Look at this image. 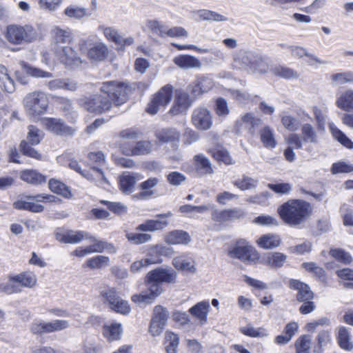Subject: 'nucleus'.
<instances>
[{
	"instance_id": "48",
	"label": "nucleus",
	"mask_w": 353,
	"mask_h": 353,
	"mask_svg": "<svg viewBox=\"0 0 353 353\" xmlns=\"http://www.w3.org/2000/svg\"><path fill=\"white\" fill-rule=\"evenodd\" d=\"M15 280L19 284V287L31 288L37 283V277L30 272H25L15 276Z\"/></svg>"
},
{
	"instance_id": "62",
	"label": "nucleus",
	"mask_w": 353,
	"mask_h": 353,
	"mask_svg": "<svg viewBox=\"0 0 353 353\" xmlns=\"http://www.w3.org/2000/svg\"><path fill=\"white\" fill-rule=\"evenodd\" d=\"M161 263V260L158 256L152 258H145L140 261H134L130 267L132 272H136L141 269V268L148 266L152 264Z\"/></svg>"
},
{
	"instance_id": "33",
	"label": "nucleus",
	"mask_w": 353,
	"mask_h": 353,
	"mask_svg": "<svg viewBox=\"0 0 353 353\" xmlns=\"http://www.w3.org/2000/svg\"><path fill=\"white\" fill-rule=\"evenodd\" d=\"M256 243L261 248L271 250L279 247L281 243V240L279 235L267 234L259 237Z\"/></svg>"
},
{
	"instance_id": "20",
	"label": "nucleus",
	"mask_w": 353,
	"mask_h": 353,
	"mask_svg": "<svg viewBox=\"0 0 353 353\" xmlns=\"http://www.w3.org/2000/svg\"><path fill=\"white\" fill-rule=\"evenodd\" d=\"M191 101L188 93L182 90L176 92V97L173 105L170 110L172 115H178L185 112L190 106Z\"/></svg>"
},
{
	"instance_id": "19",
	"label": "nucleus",
	"mask_w": 353,
	"mask_h": 353,
	"mask_svg": "<svg viewBox=\"0 0 353 353\" xmlns=\"http://www.w3.org/2000/svg\"><path fill=\"white\" fill-rule=\"evenodd\" d=\"M256 52L241 49L233 54L234 62L236 65L243 69H251Z\"/></svg>"
},
{
	"instance_id": "43",
	"label": "nucleus",
	"mask_w": 353,
	"mask_h": 353,
	"mask_svg": "<svg viewBox=\"0 0 353 353\" xmlns=\"http://www.w3.org/2000/svg\"><path fill=\"white\" fill-rule=\"evenodd\" d=\"M196 14L198 17V19L200 21H227V17L225 16L210 10H199L196 12Z\"/></svg>"
},
{
	"instance_id": "23",
	"label": "nucleus",
	"mask_w": 353,
	"mask_h": 353,
	"mask_svg": "<svg viewBox=\"0 0 353 353\" xmlns=\"http://www.w3.org/2000/svg\"><path fill=\"white\" fill-rule=\"evenodd\" d=\"M289 286L291 289L298 291L296 299L299 301L312 300L314 294L310 288L305 283L296 279L290 281Z\"/></svg>"
},
{
	"instance_id": "35",
	"label": "nucleus",
	"mask_w": 353,
	"mask_h": 353,
	"mask_svg": "<svg viewBox=\"0 0 353 353\" xmlns=\"http://www.w3.org/2000/svg\"><path fill=\"white\" fill-rule=\"evenodd\" d=\"M261 119L253 115L252 113H246L243 115L236 123V125L239 128H245L248 130H252L261 125Z\"/></svg>"
},
{
	"instance_id": "39",
	"label": "nucleus",
	"mask_w": 353,
	"mask_h": 353,
	"mask_svg": "<svg viewBox=\"0 0 353 353\" xmlns=\"http://www.w3.org/2000/svg\"><path fill=\"white\" fill-rule=\"evenodd\" d=\"M97 30L101 32L106 40L110 42H112L116 44V43H119L120 41L119 38L121 34L119 30L113 26L99 24L97 26Z\"/></svg>"
},
{
	"instance_id": "60",
	"label": "nucleus",
	"mask_w": 353,
	"mask_h": 353,
	"mask_svg": "<svg viewBox=\"0 0 353 353\" xmlns=\"http://www.w3.org/2000/svg\"><path fill=\"white\" fill-rule=\"evenodd\" d=\"M281 123L283 127L290 132H296L300 128L299 121L291 115L285 114L282 116Z\"/></svg>"
},
{
	"instance_id": "17",
	"label": "nucleus",
	"mask_w": 353,
	"mask_h": 353,
	"mask_svg": "<svg viewBox=\"0 0 353 353\" xmlns=\"http://www.w3.org/2000/svg\"><path fill=\"white\" fill-rule=\"evenodd\" d=\"M43 125L46 129L58 135H70L74 130L65 125L61 119L54 118H44L42 120Z\"/></svg>"
},
{
	"instance_id": "18",
	"label": "nucleus",
	"mask_w": 353,
	"mask_h": 353,
	"mask_svg": "<svg viewBox=\"0 0 353 353\" xmlns=\"http://www.w3.org/2000/svg\"><path fill=\"white\" fill-rule=\"evenodd\" d=\"M109 49L103 41H97L90 46L87 52L88 58L92 61H103L108 57Z\"/></svg>"
},
{
	"instance_id": "57",
	"label": "nucleus",
	"mask_w": 353,
	"mask_h": 353,
	"mask_svg": "<svg viewBox=\"0 0 353 353\" xmlns=\"http://www.w3.org/2000/svg\"><path fill=\"white\" fill-rule=\"evenodd\" d=\"M21 152L28 157L41 160L42 155L34 148H33L27 141H22L19 145Z\"/></svg>"
},
{
	"instance_id": "53",
	"label": "nucleus",
	"mask_w": 353,
	"mask_h": 353,
	"mask_svg": "<svg viewBox=\"0 0 353 353\" xmlns=\"http://www.w3.org/2000/svg\"><path fill=\"white\" fill-rule=\"evenodd\" d=\"M196 167L203 174H211L212 168L210 161L202 155L195 157Z\"/></svg>"
},
{
	"instance_id": "50",
	"label": "nucleus",
	"mask_w": 353,
	"mask_h": 353,
	"mask_svg": "<svg viewBox=\"0 0 353 353\" xmlns=\"http://www.w3.org/2000/svg\"><path fill=\"white\" fill-rule=\"evenodd\" d=\"M110 259L108 256L98 255L88 259L86 265L90 269H101L109 265Z\"/></svg>"
},
{
	"instance_id": "58",
	"label": "nucleus",
	"mask_w": 353,
	"mask_h": 353,
	"mask_svg": "<svg viewBox=\"0 0 353 353\" xmlns=\"http://www.w3.org/2000/svg\"><path fill=\"white\" fill-rule=\"evenodd\" d=\"M317 347L319 350H314V353H321V348L328 345L332 341L331 333L328 330H321L316 336Z\"/></svg>"
},
{
	"instance_id": "31",
	"label": "nucleus",
	"mask_w": 353,
	"mask_h": 353,
	"mask_svg": "<svg viewBox=\"0 0 353 353\" xmlns=\"http://www.w3.org/2000/svg\"><path fill=\"white\" fill-rule=\"evenodd\" d=\"M63 14L71 19L81 20L85 17H90L92 13L85 7L77 5H70L63 11Z\"/></svg>"
},
{
	"instance_id": "47",
	"label": "nucleus",
	"mask_w": 353,
	"mask_h": 353,
	"mask_svg": "<svg viewBox=\"0 0 353 353\" xmlns=\"http://www.w3.org/2000/svg\"><path fill=\"white\" fill-rule=\"evenodd\" d=\"M146 28L152 33L159 35L161 37H165L166 26L161 21L157 19H149L145 23Z\"/></svg>"
},
{
	"instance_id": "63",
	"label": "nucleus",
	"mask_w": 353,
	"mask_h": 353,
	"mask_svg": "<svg viewBox=\"0 0 353 353\" xmlns=\"http://www.w3.org/2000/svg\"><path fill=\"white\" fill-rule=\"evenodd\" d=\"M127 239L135 245L142 244L151 240L152 235L145 233H127Z\"/></svg>"
},
{
	"instance_id": "25",
	"label": "nucleus",
	"mask_w": 353,
	"mask_h": 353,
	"mask_svg": "<svg viewBox=\"0 0 353 353\" xmlns=\"http://www.w3.org/2000/svg\"><path fill=\"white\" fill-rule=\"evenodd\" d=\"M173 62L182 69L199 68L201 66V63L197 58L189 54H181L175 57L173 59Z\"/></svg>"
},
{
	"instance_id": "37",
	"label": "nucleus",
	"mask_w": 353,
	"mask_h": 353,
	"mask_svg": "<svg viewBox=\"0 0 353 353\" xmlns=\"http://www.w3.org/2000/svg\"><path fill=\"white\" fill-rule=\"evenodd\" d=\"M214 86L213 80L207 77L199 76L196 80V85L192 90L194 95L196 96L201 93L207 92Z\"/></svg>"
},
{
	"instance_id": "36",
	"label": "nucleus",
	"mask_w": 353,
	"mask_h": 353,
	"mask_svg": "<svg viewBox=\"0 0 353 353\" xmlns=\"http://www.w3.org/2000/svg\"><path fill=\"white\" fill-rule=\"evenodd\" d=\"M20 178L25 182L33 185L41 184L46 181L45 176L35 170H24L20 172Z\"/></svg>"
},
{
	"instance_id": "24",
	"label": "nucleus",
	"mask_w": 353,
	"mask_h": 353,
	"mask_svg": "<svg viewBox=\"0 0 353 353\" xmlns=\"http://www.w3.org/2000/svg\"><path fill=\"white\" fill-rule=\"evenodd\" d=\"M335 104L343 111H353V89L348 88L339 94Z\"/></svg>"
},
{
	"instance_id": "26",
	"label": "nucleus",
	"mask_w": 353,
	"mask_h": 353,
	"mask_svg": "<svg viewBox=\"0 0 353 353\" xmlns=\"http://www.w3.org/2000/svg\"><path fill=\"white\" fill-rule=\"evenodd\" d=\"M165 241L171 245H187L190 242L191 236L187 232L174 230L165 235Z\"/></svg>"
},
{
	"instance_id": "55",
	"label": "nucleus",
	"mask_w": 353,
	"mask_h": 353,
	"mask_svg": "<svg viewBox=\"0 0 353 353\" xmlns=\"http://www.w3.org/2000/svg\"><path fill=\"white\" fill-rule=\"evenodd\" d=\"M233 184L241 190H247L254 188L257 184V181L243 175L242 178L233 181Z\"/></svg>"
},
{
	"instance_id": "34",
	"label": "nucleus",
	"mask_w": 353,
	"mask_h": 353,
	"mask_svg": "<svg viewBox=\"0 0 353 353\" xmlns=\"http://www.w3.org/2000/svg\"><path fill=\"white\" fill-rule=\"evenodd\" d=\"M260 139L263 145L266 148L273 149L277 145L275 132L274 130L269 126H265L261 130Z\"/></svg>"
},
{
	"instance_id": "2",
	"label": "nucleus",
	"mask_w": 353,
	"mask_h": 353,
	"mask_svg": "<svg viewBox=\"0 0 353 353\" xmlns=\"http://www.w3.org/2000/svg\"><path fill=\"white\" fill-rule=\"evenodd\" d=\"M5 37L6 40L14 45L30 43L39 37L38 30L30 24H12L6 28Z\"/></svg>"
},
{
	"instance_id": "40",
	"label": "nucleus",
	"mask_w": 353,
	"mask_h": 353,
	"mask_svg": "<svg viewBox=\"0 0 353 353\" xmlns=\"http://www.w3.org/2000/svg\"><path fill=\"white\" fill-rule=\"evenodd\" d=\"M179 343V336L177 334L167 330L165 332V349L167 353H176Z\"/></svg>"
},
{
	"instance_id": "6",
	"label": "nucleus",
	"mask_w": 353,
	"mask_h": 353,
	"mask_svg": "<svg viewBox=\"0 0 353 353\" xmlns=\"http://www.w3.org/2000/svg\"><path fill=\"white\" fill-rule=\"evenodd\" d=\"M230 258L237 259L246 263H251L259 259V253L243 239L237 241L228 252Z\"/></svg>"
},
{
	"instance_id": "51",
	"label": "nucleus",
	"mask_w": 353,
	"mask_h": 353,
	"mask_svg": "<svg viewBox=\"0 0 353 353\" xmlns=\"http://www.w3.org/2000/svg\"><path fill=\"white\" fill-rule=\"evenodd\" d=\"M21 291L19 284L15 280V276H10L6 283H0V292L8 294L18 293Z\"/></svg>"
},
{
	"instance_id": "11",
	"label": "nucleus",
	"mask_w": 353,
	"mask_h": 353,
	"mask_svg": "<svg viewBox=\"0 0 353 353\" xmlns=\"http://www.w3.org/2000/svg\"><path fill=\"white\" fill-rule=\"evenodd\" d=\"M50 34L52 36V51L73 43V34L68 28H61L59 26H55L51 30Z\"/></svg>"
},
{
	"instance_id": "16",
	"label": "nucleus",
	"mask_w": 353,
	"mask_h": 353,
	"mask_svg": "<svg viewBox=\"0 0 353 353\" xmlns=\"http://www.w3.org/2000/svg\"><path fill=\"white\" fill-rule=\"evenodd\" d=\"M92 235L83 230H68L63 234H57V239L63 243L77 244L84 239H91Z\"/></svg>"
},
{
	"instance_id": "45",
	"label": "nucleus",
	"mask_w": 353,
	"mask_h": 353,
	"mask_svg": "<svg viewBox=\"0 0 353 353\" xmlns=\"http://www.w3.org/2000/svg\"><path fill=\"white\" fill-rule=\"evenodd\" d=\"M301 137L304 143H317L318 136L315 128L310 123L301 126Z\"/></svg>"
},
{
	"instance_id": "54",
	"label": "nucleus",
	"mask_w": 353,
	"mask_h": 353,
	"mask_svg": "<svg viewBox=\"0 0 353 353\" xmlns=\"http://www.w3.org/2000/svg\"><path fill=\"white\" fill-rule=\"evenodd\" d=\"M48 332H60L70 327L69 321L64 319H54L47 322Z\"/></svg>"
},
{
	"instance_id": "22",
	"label": "nucleus",
	"mask_w": 353,
	"mask_h": 353,
	"mask_svg": "<svg viewBox=\"0 0 353 353\" xmlns=\"http://www.w3.org/2000/svg\"><path fill=\"white\" fill-rule=\"evenodd\" d=\"M152 144L148 141H140L136 145L128 146L123 143L122 152L127 156L143 155L148 154L151 151Z\"/></svg>"
},
{
	"instance_id": "9",
	"label": "nucleus",
	"mask_w": 353,
	"mask_h": 353,
	"mask_svg": "<svg viewBox=\"0 0 353 353\" xmlns=\"http://www.w3.org/2000/svg\"><path fill=\"white\" fill-rule=\"evenodd\" d=\"M52 52L57 60L65 65L66 68H72L82 63L81 57L71 45L55 49Z\"/></svg>"
},
{
	"instance_id": "27",
	"label": "nucleus",
	"mask_w": 353,
	"mask_h": 353,
	"mask_svg": "<svg viewBox=\"0 0 353 353\" xmlns=\"http://www.w3.org/2000/svg\"><path fill=\"white\" fill-rule=\"evenodd\" d=\"M210 304L208 301H201L189 309L190 314L197 320L201 325L207 322V315L209 312Z\"/></svg>"
},
{
	"instance_id": "41",
	"label": "nucleus",
	"mask_w": 353,
	"mask_h": 353,
	"mask_svg": "<svg viewBox=\"0 0 353 353\" xmlns=\"http://www.w3.org/2000/svg\"><path fill=\"white\" fill-rule=\"evenodd\" d=\"M121 325L118 323L105 324L103 327V333L109 341L118 340L121 335Z\"/></svg>"
},
{
	"instance_id": "28",
	"label": "nucleus",
	"mask_w": 353,
	"mask_h": 353,
	"mask_svg": "<svg viewBox=\"0 0 353 353\" xmlns=\"http://www.w3.org/2000/svg\"><path fill=\"white\" fill-rule=\"evenodd\" d=\"M270 63L271 61L268 57L256 53L250 70L256 74H266L271 72L272 66Z\"/></svg>"
},
{
	"instance_id": "56",
	"label": "nucleus",
	"mask_w": 353,
	"mask_h": 353,
	"mask_svg": "<svg viewBox=\"0 0 353 353\" xmlns=\"http://www.w3.org/2000/svg\"><path fill=\"white\" fill-rule=\"evenodd\" d=\"M27 139L30 145H37L40 143L43 137V132L34 125H29Z\"/></svg>"
},
{
	"instance_id": "5",
	"label": "nucleus",
	"mask_w": 353,
	"mask_h": 353,
	"mask_svg": "<svg viewBox=\"0 0 353 353\" xmlns=\"http://www.w3.org/2000/svg\"><path fill=\"white\" fill-rule=\"evenodd\" d=\"M77 103L85 110L96 114L105 113L112 108V101L99 94L82 96L77 99Z\"/></svg>"
},
{
	"instance_id": "7",
	"label": "nucleus",
	"mask_w": 353,
	"mask_h": 353,
	"mask_svg": "<svg viewBox=\"0 0 353 353\" xmlns=\"http://www.w3.org/2000/svg\"><path fill=\"white\" fill-rule=\"evenodd\" d=\"M173 88L170 85H166L161 88L151 98L145 111L152 115L163 110L170 103L172 97Z\"/></svg>"
},
{
	"instance_id": "38",
	"label": "nucleus",
	"mask_w": 353,
	"mask_h": 353,
	"mask_svg": "<svg viewBox=\"0 0 353 353\" xmlns=\"http://www.w3.org/2000/svg\"><path fill=\"white\" fill-rule=\"evenodd\" d=\"M271 72L278 77L285 79H297L299 77V73L292 68L281 65H273L271 68Z\"/></svg>"
},
{
	"instance_id": "30",
	"label": "nucleus",
	"mask_w": 353,
	"mask_h": 353,
	"mask_svg": "<svg viewBox=\"0 0 353 353\" xmlns=\"http://www.w3.org/2000/svg\"><path fill=\"white\" fill-rule=\"evenodd\" d=\"M180 132L175 128H163L156 133L157 139L161 143H178L180 138Z\"/></svg>"
},
{
	"instance_id": "1",
	"label": "nucleus",
	"mask_w": 353,
	"mask_h": 353,
	"mask_svg": "<svg viewBox=\"0 0 353 353\" xmlns=\"http://www.w3.org/2000/svg\"><path fill=\"white\" fill-rule=\"evenodd\" d=\"M311 211L310 203L302 200H290L278 209L281 219L291 225L303 223L310 215Z\"/></svg>"
},
{
	"instance_id": "10",
	"label": "nucleus",
	"mask_w": 353,
	"mask_h": 353,
	"mask_svg": "<svg viewBox=\"0 0 353 353\" xmlns=\"http://www.w3.org/2000/svg\"><path fill=\"white\" fill-rule=\"evenodd\" d=\"M168 312L161 305H157L153 310L149 332L153 336L160 335L164 330L168 319Z\"/></svg>"
},
{
	"instance_id": "29",
	"label": "nucleus",
	"mask_w": 353,
	"mask_h": 353,
	"mask_svg": "<svg viewBox=\"0 0 353 353\" xmlns=\"http://www.w3.org/2000/svg\"><path fill=\"white\" fill-rule=\"evenodd\" d=\"M287 256L281 252L267 253L262 258V263L273 268H279L283 265Z\"/></svg>"
},
{
	"instance_id": "32",
	"label": "nucleus",
	"mask_w": 353,
	"mask_h": 353,
	"mask_svg": "<svg viewBox=\"0 0 353 353\" xmlns=\"http://www.w3.org/2000/svg\"><path fill=\"white\" fill-rule=\"evenodd\" d=\"M336 339L340 347L346 351L353 350V342L351 334L347 328L341 326L338 329Z\"/></svg>"
},
{
	"instance_id": "52",
	"label": "nucleus",
	"mask_w": 353,
	"mask_h": 353,
	"mask_svg": "<svg viewBox=\"0 0 353 353\" xmlns=\"http://www.w3.org/2000/svg\"><path fill=\"white\" fill-rule=\"evenodd\" d=\"M22 68L25 70L27 74L36 78H52V73L42 70L39 68L32 67L25 62L21 63Z\"/></svg>"
},
{
	"instance_id": "13",
	"label": "nucleus",
	"mask_w": 353,
	"mask_h": 353,
	"mask_svg": "<svg viewBox=\"0 0 353 353\" xmlns=\"http://www.w3.org/2000/svg\"><path fill=\"white\" fill-rule=\"evenodd\" d=\"M191 119L192 125L199 130H208L212 125V115L205 107L195 108Z\"/></svg>"
},
{
	"instance_id": "59",
	"label": "nucleus",
	"mask_w": 353,
	"mask_h": 353,
	"mask_svg": "<svg viewBox=\"0 0 353 353\" xmlns=\"http://www.w3.org/2000/svg\"><path fill=\"white\" fill-rule=\"evenodd\" d=\"M92 173L87 174L86 178L93 182H94L97 185H103L105 184H108V179L105 177L103 172L98 168L95 167H92Z\"/></svg>"
},
{
	"instance_id": "8",
	"label": "nucleus",
	"mask_w": 353,
	"mask_h": 353,
	"mask_svg": "<svg viewBox=\"0 0 353 353\" xmlns=\"http://www.w3.org/2000/svg\"><path fill=\"white\" fill-rule=\"evenodd\" d=\"M27 200L17 201L13 203L14 208L26 210L32 212H41L44 207L38 202H53L54 196L48 194H37L26 196Z\"/></svg>"
},
{
	"instance_id": "15",
	"label": "nucleus",
	"mask_w": 353,
	"mask_h": 353,
	"mask_svg": "<svg viewBox=\"0 0 353 353\" xmlns=\"http://www.w3.org/2000/svg\"><path fill=\"white\" fill-rule=\"evenodd\" d=\"M148 279L159 284L162 283H173L176 279V273L171 268H157L150 271L146 275Z\"/></svg>"
},
{
	"instance_id": "42",
	"label": "nucleus",
	"mask_w": 353,
	"mask_h": 353,
	"mask_svg": "<svg viewBox=\"0 0 353 353\" xmlns=\"http://www.w3.org/2000/svg\"><path fill=\"white\" fill-rule=\"evenodd\" d=\"M137 182V179L134 174L130 173H123L119 178V186L121 190L125 194L131 193Z\"/></svg>"
},
{
	"instance_id": "44",
	"label": "nucleus",
	"mask_w": 353,
	"mask_h": 353,
	"mask_svg": "<svg viewBox=\"0 0 353 353\" xmlns=\"http://www.w3.org/2000/svg\"><path fill=\"white\" fill-rule=\"evenodd\" d=\"M332 84L334 85H343L346 83L353 84V71H345L332 74L330 76Z\"/></svg>"
},
{
	"instance_id": "46",
	"label": "nucleus",
	"mask_w": 353,
	"mask_h": 353,
	"mask_svg": "<svg viewBox=\"0 0 353 353\" xmlns=\"http://www.w3.org/2000/svg\"><path fill=\"white\" fill-rule=\"evenodd\" d=\"M330 130L333 137L344 147L352 149L353 141H352L341 130L337 128L334 124H330Z\"/></svg>"
},
{
	"instance_id": "12",
	"label": "nucleus",
	"mask_w": 353,
	"mask_h": 353,
	"mask_svg": "<svg viewBox=\"0 0 353 353\" xmlns=\"http://www.w3.org/2000/svg\"><path fill=\"white\" fill-rule=\"evenodd\" d=\"M145 281L148 291L132 296V301L134 303L150 304L158 297L163 292L161 284L152 281L146 277Z\"/></svg>"
},
{
	"instance_id": "21",
	"label": "nucleus",
	"mask_w": 353,
	"mask_h": 353,
	"mask_svg": "<svg viewBox=\"0 0 353 353\" xmlns=\"http://www.w3.org/2000/svg\"><path fill=\"white\" fill-rule=\"evenodd\" d=\"M173 266L179 270L190 273H195L196 271V263L194 259L188 254H181L172 260Z\"/></svg>"
},
{
	"instance_id": "49",
	"label": "nucleus",
	"mask_w": 353,
	"mask_h": 353,
	"mask_svg": "<svg viewBox=\"0 0 353 353\" xmlns=\"http://www.w3.org/2000/svg\"><path fill=\"white\" fill-rule=\"evenodd\" d=\"M49 188L54 192L61 194L65 198H70L72 196L69 188L61 181L52 179L48 183Z\"/></svg>"
},
{
	"instance_id": "3",
	"label": "nucleus",
	"mask_w": 353,
	"mask_h": 353,
	"mask_svg": "<svg viewBox=\"0 0 353 353\" xmlns=\"http://www.w3.org/2000/svg\"><path fill=\"white\" fill-rule=\"evenodd\" d=\"M48 95L43 91H34L27 94L23 99V105L27 115L36 117L45 114L48 108Z\"/></svg>"
},
{
	"instance_id": "4",
	"label": "nucleus",
	"mask_w": 353,
	"mask_h": 353,
	"mask_svg": "<svg viewBox=\"0 0 353 353\" xmlns=\"http://www.w3.org/2000/svg\"><path fill=\"white\" fill-rule=\"evenodd\" d=\"M100 90L106 94L116 105L125 103L128 94L131 92V88L128 83L116 81L103 82Z\"/></svg>"
},
{
	"instance_id": "14",
	"label": "nucleus",
	"mask_w": 353,
	"mask_h": 353,
	"mask_svg": "<svg viewBox=\"0 0 353 353\" xmlns=\"http://www.w3.org/2000/svg\"><path fill=\"white\" fill-rule=\"evenodd\" d=\"M172 213L168 212L165 214H157L154 219H147L142 223L137 225L136 230L142 232H153L157 230H161L168 225L167 218L171 217Z\"/></svg>"
},
{
	"instance_id": "64",
	"label": "nucleus",
	"mask_w": 353,
	"mask_h": 353,
	"mask_svg": "<svg viewBox=\"0 0 353 353\" xmlns=\"http://www.w3.org/2000/svg\"><path fill=\"white\" fill-rule=\"evenodd\" d=\"M140 134L141 132L139 130L133 128H128L121 131L120 137L123 139L121 147L123 146V143H125L128 146H131V145L129 144L128 141L137 140L139 137Z\"/></svg>"
},
{
	"instance_id": "61",
	"label": "nucleus",
	"mask_w": 353,
	"mask_h": 353,
	"mask_svg": "<svg viewBox=\"0 0 353 353\" xmlns=\"http://www.w3.org/2000/svg\"><path fill=\"white\" fill-rule=\"evenodd\" d=\"M240 331L244 335L250 337H263L267 335L265 330L262 327L255 328L251 324L241 327Z\"/></svg>"
}]
</instances>
